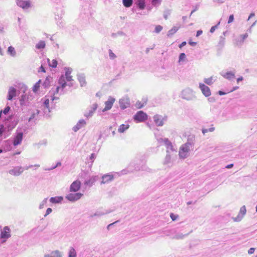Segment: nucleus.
<instances>
[{
    "label": "nucleus",
    "mask_w": 257,
    "mask_h": 257,
    "mask_svg": "<svg viewBox=\"0 0 257 257\" xmlns=\"http://www.w3.org/2000/svg\"><path fill=\"white\" fill-rule=\"evenodd\" d=\"M199 88H200L202 93L205 97H208L211 95V90L208 86H206L203 83H199Z\"/></svg>",
    "instance_id": "9"
},
{
    "label": "nucleus",
    "mask_w": 257,
    "mask_h": 257,
    "mask_svg": "<svg viewBox=\"0 0 257 257\" xmlns=\"http://www.w3.org/2000/svg\"><path fill=\"white\" fill-rule=\"evenodd\" d=\"M48 62L49 63V65L50 67H51L52 68H56L58 62L56 60L53 59L51 62H50V60L49 59H47Z\"/></svg>",
    "instance_id": "38"
},
{
    "label": "nucleus",
    "mask_w": 257,
    "mask_h": 257,
    "mask_svg": "<svg viewBox=\"0 0 257 257\" xmlns=\"http://www.w3.org/2000/svg\"><path fill=\"white\" fill-rule=\"evenodd\" d=\"M110 212L107 210L102 211V210H97L94 214H91V217H99L102 215L109 213Z\"/></svg>",
    "instance_id": "26"
},
{
    "label": "nucleus",
    "mask_w": 257,
    "mask_h": 257,
    "mask_svg": "<svg viewBox=\"0 0 257 257\" xmlns=\"http://www.w3.org/2000/svg\"><path fill=\"white\" fill-rule=\"evenodd\" d=\"M136 106L138 108H141L144 106V105L143 104H141V102L137 101L136 103Z\"/></svg>",
    "instance_id": "58"
},
{
    "label": "nucleus",
    "mask_w": 257,
    "mask_h": 257,
    "mask_svg": "<svg viewBox=\"0 0 257 257\" xmlns=\"http://www.w3.org/2000/svg\"><path fill=\"white\" fill-rule=\"evenodd\" d=\"M133 3V0H122V4L125 7H130Z\"/></svg>",
    "instance_id": "40"
},
{
    "label": "nucleus",
    "mask_w": 257,
    "mask_h": 257,
    "mask_svg": "<svg viewBox=\"0 0 257 257\" xmlns=\"http://www.w3.org/2000/svg\"><path fill=\"white\" fill-rule=\"evenodd\" d=\"M97 106H98L97 103H93L91 106L90 108L88 109V111L85 112L84 114V116L87 118L91 117L93 115L95 111L96 110Z\"/></svg>",
    "instance_id": "20"
},
{
    "label": "nucleus",
    "mask_w": 257,
    "mask_h": 257,
    "mask_svg": "<svg viewBox=\"0 0 257 257\" xmlns=\"http://www.w3.org/2000/svg\"><path fill=\"white\" fill-rule=\"evenodd\" d=\"M254 250H255V248L254 247H251L248 250V253L249 254H252L254 252Z\"/></svg>",
    "instance_id": "64"
},
{
    "label": "nucleus",
    "mask_w": 257,
    "mask_h": 257,
    "mask_svg": "<svg viewBox=\"0 0 257 257\" xmlns=\"http://www.w3.org/2000/svg\"><path fill=\"white\" fill-rule=\"evenodd\" d=\"M86 124V121L84 119H80L74 125L72 128L73 131L75 132H77L78 130L83 127Z\"/></svg>",
    "instance_id": "21"
},
{
    "label": "nucleus",
    "mask_w": 257,
    "mask_h": 257,
    "mask_svg": "<svg viewBox=\"0 0 257 257\" xmlns=\"http://www.w3.org/2000/svg\"><path fill=\"white\" fill-rule=\"evenodd\" d=\"M21 90L23 92V94L21 95L19 98L20 105L22 108L28 106L31 104V101L32 99V96L30 94H27L26 93V90H27V87L23 84L21 87ZM23 108H22L23 109Z\"/></svg>",
    "instance_id": "2"
},
{
    "label": "nucleus",
    "mask_w": 257,
    "mask_h": 257,
    "mask_svg": "<svg viewBox=\"0 0 257 257\" xmlns=\"http://www.w3.org/2000/svg\"><path fill=\"white\" fill-rule=\"evenodd\" d=\"M234 20V16L233 15H230L229 17L228 20V23L230 24L232 23Z\"/></svg>",
    "instance_id": "60"
},
{
    "label": "nucleus",
    "mask_w": 257,
    "mask_h": 257,
    "mask_svg": "<svg viewBox=\"0 0 257 257\" xmlns=\"http://www.w3.org/2000/svg\"><path fill=\"white\" fill-rule=\"evenodd\" d=\"M125 34L122 31H118L115 34H113L112 36L116 37L117 36H124Z\"/></svg>",
    "instance_id": "55"
},
{
    "label": "nucleus",
    "mask_w": 257,
    "mask_h": 257,
    "mask_svg": "<svg viewBox=\"0 0 257 257\" xmlns=\"http://www.w3.org/2000/svg\"><path fill=\"white\" fill-rule=\"evenodd\" d=\"M42 103L41 108L43 110L44 115L49 116L50 112V107L49 106L50 100L49 99L46 97H44L41 99Z\"/></svg>",
    "instance_id": "5"
},
{
    "label": "nucleus",
    "mask_w": 257,
    "mask_h": 257,
    "mask_svg": "<svg viewBox=\"0 0 257 257\" xmlns=\"http://www.w3.org/2000/svg\"><path fill=\"white\" fill-rule=\"evenodd\" d=\"M170 13L169 11H165L164 13V18L165 19L167 20L168 19V17L170 15Z\"/></svg>",
    "instance_id": "62"
},
{
    "label": "nucleus",
    "mask_w": 257,
    "mask_h": 257,
    "mask_svg": "<svg viewBox=\"0 0 257 257\" xmlns=\"http://www.w3.org/2000/svg\"><path fill=\"white\" fill-rule=\"evenodd\" d=\"M151 3L154 6H157L161 4V0H152Z\"/></svg>",
    "instance_id": "53"
},
{
    "label": "nucleus",
    "mask_w": 257,
    "mask_h": 257,
    "mask_svg": "<svg viewBox=\"0 0 257 257\" xmlns=\"http://www.w3.org/2000/svg\"><path fill=\"white\" fill-rule=\"evenodd\" d=\"M248 37V34L247 33H245L243 35H240V37L241 38V40L240 41H237L236 42V44L237 45H241L242 44V43H243V41L244 39H245L246 38H247Z\"/></svg>",
    "instance_id": "42"
},
{
    "label": "nucleus",
    "mask_w": 257,
    "mask_h": 257,
    "mask_svg": "<svg viewBox=\"0 0 257 257\" xmlns=\"http://www.w3.org/2000/svg\"><path fill=\"white\" fill-rule=\"evenodd\" d=\"M52 211V209L51 208H48L45 214L44 215V217H46L48 215L50 214Z\"/></svg>",
    "instance_id": "61"
},
{
    "label": "nucleus",
    "mask_w": 257,
    "mask_h": 257,
    "mask_svg": "<svg viewBox=\"0 0 257 257\" xmlns=\"http://www.w3.org/2000/svg\"><path fill=\"white\" fill-rule=\"evenodd\" d=\"M58 84L59 86H57L54 92V95L58 94L59 93L60 90H61L60 92V94L61 95L64 94L63 89L65 88L66 86H68L69 87H71L73 86V85L71 82H68V83H67L66 81L65 80V76L64 75H61V76L59 77L58 79ZM58 97L53 96L51 99L52 101H53L55 99H58Z\"/></svg>",
    "instance_id": "1"
},
{
    "label": "nucleus",
    "mask_w": 257,
    "mask_h": 257,
    "mask_svg": "<svg viewBox=\"0 0 257 257\" xmlns=\"http://www.w3.org/2000/svg\"><path fill=\"white\" fill-rule=\"evenodd\" d=\"M194 143L192 142H190L189 140L188 142L184 145H182L179 152V155L181 158H186L188 156L189 151L190 148L193 147Z\"/></svg>",
    "instance_id": "4"
},
{
    "label": "nucleus",
    "mask_w": 257,
    "mask_h": 257,
    "mask_svg": "<svg viewBox=\"0 0 257 257\" xmlns=\"http://www.w3.org/2000/svg\"><path fill=\"white\" fill-rule=\"evenodd\" d=\"M41 80H39L38 82H37L33 86V90L34 92H37L39 87H40V83L41 82Z\"/></svg>",
    "instance_id": "48"
},
{
    "label": "nucleus",
    "mask_w": 257,
    "mask_h": 257,
    "mask_svg": "<svg viewBox=\"0 0 257 257\" xmlns=\"http://www.w3.org/2000/svg\"><path fill=\"white\" fill-rule=\"evenodd\" d=\"M16 3L19 7L24 10L28 9L31 7V4L29 1L17 0Z\"/></svg>",
    "instance_id": "15"
},
{
    "label": "nucleus",
    "mask_w": 257,
    "mask_h": 257,
    "mask_svg": "<svg viewBox=\"0 0 257 257\" xmlns=\"http://www.w3.org/2000/svg\"><path fill=\"white\" fill-rule=\"evenodd\" d=\"M224 43L225 38L222 36H220L219 41L218 44V47L222 48L224 46Z\"/></svg>",
    "instance_id": "46"
},
{
    "label": "nucleus",
    "mask_w": 257,
    "mask_h": 257,
    "mask_svg": "<svg viewBox=\"0 0 257 257\" xmlns=\"http://www.w3.org/2000/svg\"><path fill=\"white\" fill-rule=\"evenodd\" d=\"M53 254H56V257H61L60 252L58 250L53 251Z\"/></svg>",
    "instance_id": "63"
},
{
    "label": "nucleus",
    "mask_w": 257,
    "mask_h": 257,
    "mask_svg": "<svg viewBox=\"0 0 257 257\" xmlns=\"http://www.w3.org/2000/svg\"><path fill=\"white\" fill-rule=\"evenodd\" d=\"M77 80L80 83L81 87L85 86L86 85V81L85 80V76L83 73H78L77 75Z\"/></svg>",
    "instance_id": "22"
},
{
    "label": "nucleus",
    "mask_w": 257,
    "mask_h": 257,
    "mask_svg": "<svg viewBox=\"0 0 257 257\" xmlns=\"http://www.w3.org/2000/svg\"><path fill=\"white\" fill-rule=\"evenodd\" d=\"M165 146L167 148V153H169V150L171 151H175V150L174 149V147L172 145V143L169 140V143H166Z\"/></svg>",
    "instance_id": "37"
},
{
    "label": "nucleus",
    "mask_w": 257,
    "mask_h": 257,
    "mask_svg": "<svg viewBox=\"0 0 257 257\" xmlns=\"http://www.w3.org/2000/svg\"><path fill=\"white\" fill-rule=\"evenodd\" d=\"M24 168L22 166H16L13 169L9 170L8 172L10 174L15 176H19L21 175L24 172Z\"/></svg>",
    "instance_id": "8"
},
{
    "label": "nucleus",
    "mask_w": 257,
    "mask_h": 257,
    "mask_svg": "<svg viewBox=\"0 0 257 257\" xmlns=\"http://www.w3.org/2000/svg\"><path fill=\"white\" fill-rule=\"evenodd\" d=\"M119 103L121 109H124L130 106V99L127 97L120 99Z\"/></svg>",
    "instance_id": "14"
},
{
    "label": "nucleus",
    "mask_w": 257,
    "mask_h": 257,
    "mask_svg": "<svg viewBox=\"0 0 257 257\" xmlns=\"http://www.w3.org/2000/svg\"><path fill=\"white\" fill-rule=\"evenodd\" d=\"M53 78L51 77L48 76L47 77L45 81H44V83L43 84V85L44 86V88H47L49 87L50 85V83L51 81L52 80Z\"/></svg>",
    "instance_id": "34"
},
{
    "label": "nucleus",
    "mask_w": 257,
    "mask_h": 257,
    "mask_svg": "<svg viewBox=\"0 0 257 257\" xmlns=\"http://www.w3.org/2000/svg\"><path fill=\"white\" fill-rule=\"evenodd\" d=\"M11 236V230L10 228L7 226L4 227L1 232V238L2 239H5V240L3 241V242H5L6 239L10 238Z\"/></svg>",
    "instance_id": "12"
},
{
    "label": "nucleus",
    "mask_w": 257,
    "mask_h": 257,
    "mask_svg": "<svg viewBox=\"0 0 257 257\" xmlns=\"http://www.w3.org/2000/svg\"><path fill=\"white\" fill-rule=\"evenodd\" d=\"M180 27H173L171 30H170L167 34L168 37H171L174 35L179 30Z\"/></svg>",
    "instance_id": "33"
},
{
    "label": "nucleus",
    "mask_w": 257,
    "mask_h": 257,
    "mask_svg": "<svg viewBox=\"0 0 257 257\" xmlns=\"http://www.w3.org/2000/svg\"><path fill=\"white\" fill-rule=\"evenodd\" d=\"M171 156L169 153H167L164 160V164L168 165L171 163Z\"/></svg>",
    "instance_id": "43"
},
{
    "label": "nucleus",
    "mask_w": 257,
    "mask_h": 257,
    "mask_svg": "<svg viewBox=\"0 0 257 257\" xmlns=\"http://www.w3.org/2000/svg\"><path fill=\"white\" fill-rule=\"evenodd\" d=\"M65 78L66 82H71L73 80L71 75L65 77Z\"/></svg>",
    "instance_id": "59"
},
{
    "label": "nucleus",
    "mask_w": 257,
    "mask_h": 257,
    "mask_svg": "<svg viewBox=\"0 0 257 257\" xmlns=\"http://www.w3.org/2000/svg\"><path fill=\"white\" fill-rule=\"evenodd\" d=\"M81 182L79 180H75L72 182L70 186V191L76 192L80 190L81 187Z\"/></svg>",
    "instance_id": "13"
},
{
    "label": "nucleus",
    "mask_w": 257,
    "mask_h": 257,
    "mask_svg": "<svg viewBox=\"0 0 257 257\" xmlns=\"http://www.w3.org/2000/svg\"><path fill=\"white\" fill-rule=\"evenodd\" d=\"M17 89L14 87H10L8 90L7 99L8 100H12L14 97L17 96Z\"/></svg>",
    "instance_id": "19"
},
{
    "label": "nucleus",
    "mask_w": 257,
    "mask_h": 257,
    "mask_svg": "<svg viewBox=\"0 0 257 257\" xmlns=\"http://www.w3.org/2000/svg\"><path fill=\"white\" fill-rule=\"evenodd\" d=\"M128 169V172H133L134 170L139 171L141 169L143 170L142 167H140L135 162H132L130 163Z\"/></svg>",
    "instance_id": "24"
},
{
    "label": "nucleus",
    "mask_w": 257,
    "mask_h": 257,
    "mask_svg": "<svg viewBox=\"0 0 257 257\" xmlns=\"http://www.w3.org/2000/svg\"><path fill=\"white\" fill-rule=\"evenodd\" d=\"M6 128L3 124L0 125V137L2 136L3 133L5 131Z\"/></svg>",
    "instance_id": "57"
},
{
    "label": "nucleus",
    "mask_w": 257,
    "mask_h": 257,
    "mask_svg": "<svg viewBox=\"0 0 257 257\" xmlns=\"http://www.w3.org/2000/svg\"><path fill=\"white\" fill-rule=\"evenodd\" d=\"M118 222H119V220H117L112 223L108 224L107 226V229L108 230H109L110 229L111 227H112V226H114V224H115L116 223H117Z\"/></svg>",
    "instance_id": "56"
},
{
    "label": "nucleus",
    "mask_w": 257,
    "mask_h": 257,
    "mask_svg": "<svg viewBox=\"0 0 257 257\" xmlns=\"http://www.w3.org/2000/svg\"><path fill=\"white\" fill-rule=\"evenodd\" d=\"M63 200V198L62 196H56L54 197H51L50 199V201L52 203H59L62 201Z\"/></svg>",
    "instance_id": "28"
},
{
    "label": "nucleus",
    "mask_w": 257,
    "mask_h": 257,
    "mask_svg": "<svg viewBox=\"0 0 257 257\" xmlns=\"http://www.w3.org/2000/svg\"><path fill=\"white\" fill-rule=\"evenodd\" d=\"M8 54L12 57L16 56V52L15 48L13 46H9L7 51Z\"/></svg>",
    "instance_id": "32"
},
{
    "label": "nucleus",
    "mask_w": 257,
    "mask_h": 257,
    "mask_svg": "<svg viewBox=\"0 0 257 257\" xmlns=\"http://www.w3.org/2000/svg\"><path fill=\"white\" fill-rule=\"evenodd\" d=\"M153 119L157 126H163L164 123V121L167 120V117L163 116L159 114H156L154 116Z\"/></svg>",
    "instance_id": "10"
},
{
    "label": "nucleus",
    "mask_w": 257,
    "mask_h": 257,
    "mask_svg": "<svg viewBox=\"0 0 257 257\" xmlns=\"http://www.w3.org/2000/svg\"><path fill=\"white\" fill-rule=\"evenodd\" d=\"M147 118L148 116L147 114L141 110L138 111L133 117L134 120L136 122L144 121L147 119Z\"/></svg>",
    "instance_id": "6"
},
{
    "label": "nucleus",
    "mask_w": 257,
    "mask_h": 257,
    "mask_svg": "<svg viewBox=\"0 0 257 257\" xmlns=\"http://www.w3.org/2000/svg\"><path fill=\"white\" fill-rule=\"evenodd\" d=\"M219 24H220V22H219L217 25H216L214 26H212L210 30V32L211 33H213L215 31V29L217 28V27L219 25Z\"/></svg>",
    "instance_id": "54"
},
{
    "label": "nucleus",
    "mask_w": 257,
    "mask_h": 257,
    "mask_svg": "<svg viewBox=\"0 0 257 257\" xmlns=\"http://www.w3.org/2000/svg\"><path fill=\"white\" fill-rule=\"evenodd\" d=\"M82 196L83 194L79 192L71 193L67 194L65 198L70 202H75L80 199Z\"/></svg>",
    "instance_id": "7"
},
{
    "label": "nucleus",
    "mask_w": 257,
    "mask_h": 257,
    "mask_svg": "<svg viewBox=\"0 0 257 257\" xmlns=\"http://www.w3.org/2000/svg\"><path fill=\"white\" fill-rule=\"evenodd\" d=\"M215 128L214 127H211L209 128H202V132L204 135L205 133L208 132H212L214 131Z\"/></svg>",
    "instance_id": "47"
},
{
    "label": "nucleus",
    "mask_w": 257,
    "mask_h": 257,
    "mask_svg": "<svg viewBox=\"0 0 257 257\" xmlns=\"http://www.w3.org/2000/svg\"><path fill=\"white\" fill-rule=\"evenodd\" d=\"M64 70H65V77L70 76L71 75V74L72 71V69L70 67H65L64 68Z\"/></svg>",
    "instance_id": "44"
},
{
    "label": "nucleus",
    "mask_w": 257,
    "mask_h": 257,
    "mask_svg": "<svg viewBox=\"0 0 257 257\" xmlns=\"http://www.w3.org/2000/svg\"><path fill=\"white\" fill-rule=\"evenodd\" d=\"M113 179V176L111 174H105L102 177L101 184L108 183Z\"/></svg>",
    "instance_id": "23"
},
{
    "label": "nucleus",
    "mask_w": 257,
    "mask_h": 257,
    "mask_svg": "<svg viewBox=\"0 0 257 257\" xmlns=\"http://www.w3.org/2000/svg\"><path fill=\"white\" fill-rule=\"evenodd\" d=\"M246 212V207L244 205L241 207L238 214L235 217H232L234 222H239L243 218Z\"/></svg>",
    "instance_id": "11"
},
{
    "label": "nucleus",
    "mask_w": 257,
    "mask_h": 257,
    "mask_svg": "<svg viewBox=\"0 0 257 257\" xmlns=\"http://www.w3.org/2000/svg\"><path fill=\"white\" fill-rule=\"evenodd\" d=\"M68 257H76V251L72 247L70 248L68 252Z\"/></svg>",
    "instance_id": "39"
},
{
    "label": "nucleus",
    "mask_w": 257,
    "mask_h": 257,
    "mask_svg": "<svg viewBox=\"0 0 257 257\" xmlns=\"http://www.w3.org/2000/svg\"><path fill=\"white\" fill-rule=\"evenodd\" d=\"M129 126L130 125L128 124H122L119 126L118 131L119 133H122L127 130L129 128Z\"/></svg>",
    "instance_id": "36"
},
{
    "label": "nucleus",
    "mask_w": 257,
    "mask_h": 257,
    "mask_svg": "<svg viewBox=\"0 0 257 257\" xmlns=\"http://www.w3.org/2000/svg\"><path fill=\"white\" fill-rule=\"evenodd\" d=\"M163 29V27L160 25L156 27L154 32L156 33H159Z\"/></svg>",
    "instance_id": "51"
},
{
    "label": "nucleus",
    "mask_w": 257,
    "mask_h": 257,
    "mask_svg": "<svg viewBox=\"0 0 257 257\" xmlns=\"http://www.w3.org/2000/svg\"><path fill=\"white\" fill-rule=\"evenodd\" d=\"M109 57L110 59H114L116 58V55L110 49L109 50Z\"/></svg>",
    "instance_id": "52"
},
{
    "label": "nucleus",
    "mask_w": 257,
    "mask_h": 257,
    "mask_svg": "<svg viewBox=\"0 0 257 257\" xmlns=\"http://www.w3.org/2000/svg\"><path fill=\"white\" fill-rule=\"evenodd\" d=\"M181 97L187 101H193L197 98L195 92L189 88H185L181 91Z\"/></svg>",
    "instance_id": "3"
},
{
    "label": "nucleus",
    "mask_w": 257,
    "mask_h": 257,
    "mask_svg": "<svg viewBox=\"0 0 257 257\" xmlns=\"http://www.w3.org/2000/svg\"><path fill=\"white\" fill-rule=\"evenodd\" d=\"M186 58V54L184 53H181L179 55L178 62L181 63L185 61Z\"/></svg>",
    "instance_id": "41"
},
{
    "label": "nucleus",
    "mask_w": 257,
    "mask_h": 257,
    "mask_svg": "<svg viewBox=\"0 0 257 257\" xmlns=\"http://www.w3.org/2000/svg\"><path fill=\"white\" fill-rule=\"evenodd\" d=\"M221 75L225 79L230 80L235 77V72L228 71L226 73L221 72Z\"/></svg>",
    "instance_id": "25"
},
{
    "label": "nucleus",
    "mask_w": 257,
    "mask_h": 257,
    "mask_svg": "<svg viewBox=\"0 0 257 257\" xmlns=\"http://www.w3.org/2000/svg\"><path fill=\"white\" fill-rule=\"evenodd\" d=\"M187 235L188 234L184 235L182 233H178L174 235L173 238L177 239H182L185 236H187Z\"/></svg>",
    "instance_id": "45"
},
{
    "label": "nucleus",
    "mask_w": 257,
    "mask_h": 257,
    "mask_svg": "<svg viewBox=\"0 0 257 257\" xmlns=\"http://www.w3.org/2000/svg\"><path fill=\"white\" fill-rule=\"evenodd\" d=\"M115 101V98L109 96L108 100L105 102V107L102 110L103 112L107 111L110 109Z\"/></svg>",
    "instance_id": "16"
},
{
    "label": "nucleus",
    "mask_w": 257,
    "mask_h": 257,
    "mask_svg": "<svg viewBox=\"0 0 257 257\" xmlns=\"http://www.w3.org/2000/svg\"><path fill=\"white\" fill-rule=\"evenodd\" d=\"M11 110V107L9 105L6 106V107L4 108V110H1L3 113H4L5 115H7L8 114L9 111Z\"/></svg>",
    "instance_id": "49"
},
{
    "label": "nucleus",
    "mask_w": 257,
    "mask_h": 257,
    "mask_svg": "<svg viewBox=\"0 0 257 257\" xmlns=\"http://www.w3.org/2000/svg\"><path fill=\"white\" fill-rule=\"evenodd\" d=\"M216 80V77L213 76H211L207 78H204L203 79L204 82L208 85H211Z\"/></svg>",
    "instance_id": "27"
},
{
    "label": "nucleus",
    "mask_w": 257,
    "mask_h": 257,
    "mask_svg": "<svg viewBox=\"0 0 257 257\" xmlns=\"http://www.w3.org/2000/svg\"><path fill=\"white\" fill-rule=\"evenodd\" d=\"M98 178L97 176H92L88 179L85 180L84 182V185L86 187H91L94 182H95Z\"/></svg>",
    "instance_id": "18"
},
{
    "label": "nucleus",
    "mask_w": 257,
    "mask_h": 257,
    "mask_svg": "<svg viewBox=\"0 0 257 257\" xmlns=\"http://www.w3.org/2000/svg\"><path fill=\"white\" fill-rule=\"evenodd\" d=\"M156 139L160 145H165L166 143H169V140L167 138H163L161 137H156Z\"/></svg>",
    "instance_id": "31"
},
{
    "label": "nucleus",
    "mask_w": 257,
    "mask_h": 257,
    "mask_svg": "<svg viewBox=\"0 0 257 257\" xmlns=\"http://www.w3.org/2000/svg\"><path fill=\"white\" fill-rule=\"evenodd\" d=\"M40 112V111L39 110H36L35 111L33 112L31 116L29 118V121H31L34 119H36Z\"/></svg>",
    "instance_id": "30"
},
{
    "label": "nucleus",
    "mask_w": 257,
    "mask_h": 257,
    "mask_svg": "<svg viewBox=\"0 0 257 257\" xmlns=\"http://www.w3.org/2000/svg\"><path fill=\"white\" fill-rule=\"evenodd\" d=\"M137 5L140 10H144L145 8V0H138Z\"/></svg>",
    "instance_id": "35"
},
{
    "label": "nucleus",
    "mask_w": 257,
    "mask_h": 257,
    "mask_svg": "<svg viewBox=\"0 0 257 257\" xmlns=\"http://www.w3.org/2000/svg\"><path fill=\"white\" fill-rule=\"evenodd\" d=\"M47 198L44 199V200L41 202L39 205V209H42L43 208L44 206L46 204L47 202Z\"/></svg>",
    "instance_id": "50"
},
{
    "label": "nucleus",
    "mask_w": 257,
    "mask_h": 257,
    "mask_svg": "<svg viewBox=\"0 0 257 257\" xmlns=\"http://www.w3.org/2000/svg\"><path fill=\"white\" fill-rule=\"evenodd\" d=\"M46 47V43L44 41H40L35 46V48L38 50L43 49Z\"/></svg>",
    "instance_id": "29"
},
{
    "label": "nucleus",
    "mask_w": 257,
    "mask_h": 257,
    "mask_svg": "<svg viewBox=\"0 0 257 257\" xmlns=\"http://www.w3.org/2000/svg\"><path fill=\"white\" fill-rule=\"evenodd\" d=\"M23 133L22 132H17L16 136L14 137L13 145L17 146L20 145L23 140Z\"/></svg>",
    "instance_id": "17"
}]
</instances>
